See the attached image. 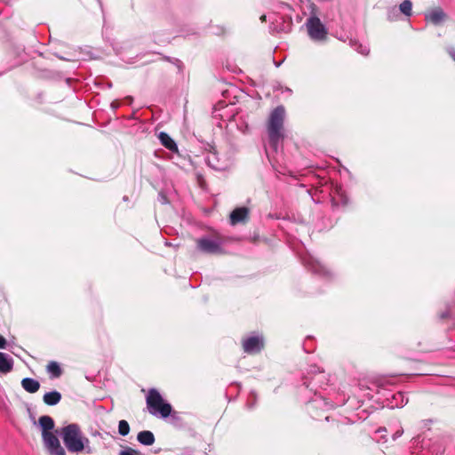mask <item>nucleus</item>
<instances>
[{"instance_id": "9b49d317", "label": "nucleus", "mask_w": 455, "mask_h": 455, "mask_svg": "<svg viewBox=\"0 0 455 455\" xmlns=\"http://www.w3.org/2000/svg\"><path fill=\"white\" fill-rule=\"evenodd\" d=\"M137 440L143 445L150 446L154 444L156 438L151 431L143 430L138 434Z\"/></svg>"}, {"instance_id": "f8f14e48", "label": "nucleus", "mask_w": 455, "mask_h": 455, "mask_svg": "<svg viewBox=\"0 0 455 455\" xmlns=\"http://www.w3.org/2000/svg\"><path fill=\"white\" fill-rule=\"evenodd\" d=\"M158 138H159L162 145L164 147H165L167 149H169L172 152L178 151V147H177L175 141L169 136V134L162 132H160Z\"/></svg>"}, {"instance_id": "6e6552de", "label": "nucleus", "mask_w": 455, "mask_h": 455, "mask_svg": "<svg viewBox=\"0 0 455 455\" xmlns=\"http://www.w3.org/2000/svg\"><path fill=\"white\" fill-rule=\"evenodd\" d=\"M249 209L247 207H238L230 213V223L236 225L241 222H246L249 220Z\"/></svg>"}, {"instance_id": "5701e85b", "label": "nucleus", "mask_w": 455, "mask_h": 455, "mask_svg": "<svg viewBox=\"0 0 455 455\" xmlns=\"http://www.w3.org/2000/svg\"><path fill=\"white\" fill-rule=\"evenodd\" d=\"M260 20H261L262 21H266V15H262V16L260 17Z\"/></svg>"}, {"instance_id": "f257e3e1", "label": "nucleus", "mask_w": 455, "mask_h": 455, "mask_svg": "<svg viewBox=\"0 0 455 455\" xmlns=\"http://www.w3.org/2000/svg\"><path fill=\"white\" fill-rule=\"evenodd\" d=\"M284 117V107L278 106L272 110L267 122L269 144L275 149H276L279 141L283 139Z\"/></svg>"}, {"instance_id": "7ed1b4c3", "label": "nucleus", "mask_w": 455, "mask_h": 455, "mask_svg": "<svg viewBox=\"0 0 455 455\" xmlns=\"http://www.w3.org/2000/svg\"><path fill=\"white\" fill-rule=\"evenodd\" d=\"M146 403L151 414H160L163 418H167L172 412V405L165 403L160 393L155 388L148 391Z\"/></svg>"}, {"instance_id": "39448f33", "label": "nucleus", "mask_w": 455, "mask_h": 455, "mask_svg": "<svg viewBox=\"0 0 455 455\" xmlns=\"http://www.w3.org/2000/svg\"><path fill=\"white\" fill-rule=\"evenodd\" d=\"M306 26L308 35L313 40L320 41L326 38L327 30L318 17L312 16L307 19Z\"/></svg>"}, {"instance_id": "423d86ee", "label": "nucleus", "mask_w": 455, "mask_h": 455, "mask_svg": "<svg viewBox=\"0 0 455 455\" xmlns=\"http://www.w3.org/2000/svg\"><path fill=\"white\" fill-rule=\"evenodd\" d=\"M42 438L51 455H66L58 437L52 432L42 433Z\"/></svg>"}, {"instance_id": "aec40b11", "label": "nucleus", "mask_w": 455, "mask_h": 455, "mask_svg": "<svg viewBox=\"0 0 455 455\" xmlns=\"http://www.w3.org/2000/svg\"><path fill=\"white\" fill-rule=\"evenodd\" d=\"M119 455H140V452L133 448L125 447L119 452Z\"/></svg>"}, {"instance_id": "412c9836", "label": "nucleus", "mask_w": 455, "mask_h": 455, "mask_svg": "<svg viewBox=\"0 0 455 455\" xmlns=\"http://www.w3.org/2000/svg\"><path fill=\"white\" fill-rule=\"evenodd\" d=\"M7 345V341L5 339L4 337H3L2 335H0V348H5Z\"/></svg>"}, {"instance_id": "a211bd4d", "label": "nucleus", "mask_w": 455, "mask_h": 455, "mask_svg": "<svg viewBox=\"0 0 455 455\" xmlns=\"http://www.w3.org/2000/svg\"><path fill=\"white\" fill-rule=\"evenodd\" d=\"M118 433L122 436H125L130 433V425L126 420L122 419L119 421Z\"/></svg>"}, {"instance_id": "4be33fe9", "label": "nucleus", "mask_w": 455, "mask_h": 455, "mask_svg": "<svg viewBox=\"0 0 455 455\" xmlns=\"http://www.w3.org/2000/svg\"><path fill=\"white\" fill-rule=\"evenodd\" d=\"M450 55L453 59V60L455 61V51H450Z\"/></svg>"}, {"instance_id": "1a4fd4ad", "label": "nucleus", "mask_w": 455, "mask_h": 455, "mask_svg": "<svg viewBox=\"0 0 455 455\" xmlns=\"http://www.w3.org/2000/svg\"><path fill=\"white\" fill-rule=\"evenodd\" d=\"M13 369L12 358L5 353L0 352V372L7 374Z\"/></svg>"}, {"instance_id": "6ab92c4d", "label": "nucleus", "mask_w": 455, "mask_h": 455, "mask_svg": "<svg viewBox=\"0 0 455 455\" xmlns=\"http://www.w3.org/2000/svg\"><path fill=\"white\" fill-rule=\"evenodd\" d=\"M411 2L409 0H405L400 4L399 8L403 14L410 16L411 14Z\"/></svg>"}, {"instance_id": "0eeeda50", "label": "nucleus", "mask_w": 455, "mask_h": 455, "mask_svg": "<svg viewBox=\"0 0 455 455\" xmlns=\"http://www.w3.org/2000/svg\"><path fill=\"white\" fill-rule=\"evenodd\" d=\"M242 347L247 354H258L263 349L264 341L259 336H251L243 339Z\"/></svg>"}, {"instance_id": "f3484780", "label": "nucleus", "mask_w": 455, "mask_h": 455, "mask_svg": "<svg viewBox=\"0 0 455 455\" xmlns=\"http://www.w3.org/2000/svg\"><path fill=\"white\" fill-rule=\"evenodd\" d=\"M437 315H438L439 319L442 320V321H446L448 319H452L453 320V325L455 327V316H453L451 315V310L448 307H445L444 309L440 310L437 313Z\"/></svg>"}, {"instance_id": "20e7f679", "label": "nucleus", "mask_w": 455, "mask_h": 455, "mask_svg": "<svg viewBox=\"0 0 455 455\" xmlns=\"http://www.w3.org/2000/svg\"><path fill=\"white\" fill-rule=\"evenodd\" d=\"M197 249L207 254L222 255L225 254L223 249V239L220 235L213 238L201 237L196 241Z\"/></svg>"}, {"instance_id": "ddd939ff", "label": "nucleus", "mask_w": 455, "mask_h": 455, "mask_svg": "<svg viewBox=\"0 0 455 455\" xmlns=\"http://www.w3.org/2000/svg\"><path fill=\"white\" fill-rule=\"evenodd\" d=\"M22 387L28 393H36L40 388V383L31 378H25L21 380Z\"/></svg>"}, {"instance_id": "f03ea898", "label": "nucleus", "mask_w": 455, "mask_h": 455, "mask_svg": "<svg viewBox=\"0 0 455 455\" xmlns=\"http://www.w3.org/2000/svg\"><path fill=\"white\" fill-rule=\"evenodd\" d=\"M60 435L63 443L70 452H80L84 451L88 438L83 435L80 427L77 424H69L61 428Z\"/></svg>"}, {"instance_id": "dca6fc26", "label": "nucleus", "mask_w": 455, "mask_h": 455, "mask_svg": "<svg viewBox=\"0 0 455 455\" xmlns=\"http://www.w3.org/2000/svg\"><path fill=\"white\" fill-rule=\"evenodd\" d=\"M46 370L49 373L52 374V378H60L62 374V370L59 363L55 361H51L47 366Z\"/></svg>"}, {"instance_id": "4468645a", "label": "nucleus", "mask_w": 455, "mask_h": 455, "mask_svg": "<svg viewBox=\"0 0 455 455\" xmlns=\"http://www.w3.org/2000/svg\"><path fill=\"white\" fill-rule=\"evenodd\" d=\"M60 399H61V395L58 391H52V392L46 393V394H44V395L43 397L44 403L50 406L56 405L57 403H59Z\"/></svg>"}, {"instance_id": "2eb2a0df", "label": "nucleus", "mask_w": 455, "mask_h": 455, "mask_svg": "<svg viewBox=\"0 0 455 455\" xmlns=\"http://www.w3.org/2000/svg\"><path fill=\"white\" fill-rule=\"evenodd\" d=\"M38 423L40 427H42V433L45 432H52V430L54 427V421L53 419L47 415L41 416L38 419Z\"/></svg>"}, {"instance_id": "9d476101", "label": "nucleus", "mask_w": 455, "mask_h": 455, "mask_svg": "<svg viewBox=\"0 0 455 455\" xmlns=\"http://www.w3.org/2000/svg\"><path fill=\"white\" fill-rule=\"evenodd\" d=\"M445 18L446 14L441 8H435L426 15V19L435 25L441 23Z\"/></svg>"}]
</instances>
